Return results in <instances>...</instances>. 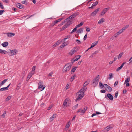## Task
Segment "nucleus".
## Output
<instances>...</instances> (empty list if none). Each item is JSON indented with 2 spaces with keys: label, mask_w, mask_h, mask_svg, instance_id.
I'll list each match as a JSON object with an SVG mask.
<instances>
[{
  "label": "nucleus",
  "mask_w": 132,
  "mask_h": 132,
  "mask_svg": "<svg viewBox=\"0 0 132 132\" xmlns=\"http://www.w3.org/2000/svg\"><path fill=\"white\" fill-rule=\"evenodd\" d=\"M69 85H68V84L65 87L66 89H67L69 88Z\"/></svg>",
  "instance_id": "obj_64"
},
{
  "label": "nucleus",
  "mask_w": 132,
  "mask_h": 132,
  "mask_svg": "<svg viewBox=\"0 0 132 132\" xmlns=\"http://www.w3.org/2000/svg\"><path fill=\"white\" fill-rule=\"evenodd\" d=\"M113 127L111 125H109L107 126L105 129V130H106V131L109 130L111 129H112Z\"/></svg>",
  "instance_id": "obj_14"
},
{
  "label": "nucleus",
  "mask_w": 132,
  "mask_h": 132,
  "mask_svg": "<svg viewBox=\"0 0 132 132\" xmlns=\"http://www.w3.org/2000/svg\"><path fill=\"white\" fill-rule=\"evenodd\" d=\"M62 41V40H59L58 41H57V44H58L59 45V44H60L61 43Z\"/></svg>",
  "instance_id": "obj_55"
},
{
  "label": "nucleus",
  "mask_w": 132,
  "mask_h": 132,
  "mask_svg": "<svg viewBox=\"0 0 132 132\" xmlns=\"http://www.w3.org/2000/svg\"><path fill=\"white\" fill-rule=\"evenodd\" d=\"M89 83V81H87L84 83L83 85V88H82L81 89H85V91L87 89V88L86 86H87L88 84Z\"/></svg>",
  "instance_id": "obj_8"
},
{
  "label": "nucleus",
  "mask_w": 132,
  "mask_h": 132,
  "mask_svg": "<svg viewBox=\"0 0 132 132\" xmlns=\"http://www.w3.org/2000/svg\"><path fill=\"white\" fill-rule=\"evenodd\" d=\"M100 92L102 93H105L106 92V91L105 90L102 89L100 90Z\"/></svg>",
  "instance_id": "obj_51"
},
{
  "label": "nucleus",
  "mask_w": 132,
  "mask_h": 132,
  "mask_svg": "<svg viewBox=\"0 0 132 132\" xmlns=\"http://www.w3.org/2000/svg\"><path fill=\"white\" fill-rule=\"evenodd\" d=\"M78 104H77L75 105L72 108V109L73 110H74L77 109L78 106Z\"/></svg>",
  "instance_id": "obj_40"
},
{
  "label": "nucleus",
  "mask_w": 132,
  "mask_h": 132,
  "mask_svg": "<svg viewBox=\"0 0 132 132\" xmlns=\"http://www.w3.org/2000/svg\"><path fill=\"white\" fill-rule=\"evenodd\" d=\"M59 45L57 44V42H56V43H55V44L53 45V46L54 47H55Z\"/></svg>",
  "instance_id": "obj_57"
},
{
  "label": "nucleus",
  "mask_w": 132,
  "mask_h": 132,
  "mask_svg": "<svg viewBox=\"0 0 132 132\" xmlns=\"http://www.w3.org/2000/svg\"><path fill=\"white\" fill-rule=\"evenodd\" d=\"M34 73L30 72L28 75V77H29V78H30L31 77L32 75H34Z\"/></svg>",
  "instance_id": "obj_35"
},
{
  "label": "nucleus",
  "mask_w": 132,
  "mask_h": 132,
  "mask_svg": "<svg viewBox=\"0 0 132 132\" xmlns=\"http://www.w3.org/2000/svg\"><path fill=\"white\" fill-rule=\"evenodd\" d=\"M0 7L2 9H4V7L3 5H2V3L1 2H0Z\"/></svg>",
  "instance_id": "obj_46"
},
{
  "label": "nucleus",
  "mask_w": 132,
  "mask_h": 132,
  "mask_svg": "<svg viewBox=\"0 0 132 132\" xmlns=\"http://www.w3.org/2000/svg\"><path fill=\"white\" fill-rule=\"evenodd\" d=\"M56 116V114H53V116L49 119V121H50L51 122L55 118Z\"/></svg>",
  "instance_id": "obj_13"
},
{
  "label": "nucleus",
  "mask_w": 132,
  "mask_h": 132,
  "mask_svg": "<svg viewBox=\"0 0 132 132\" xmlns=\"http://www.w3.org/2000/svg\"><path fill=\"white\" fill-rule=\"evenodd\" d=\"M129 61H130L129 63H132V56L130 57V59H129Z\"/></svg>",
  "instance_id": "obj_56"
},
{
  "label": "nucleus",
  "mask_w": 132,
  "mask_h": 132,
  "mask_svg": "<svg viewBox=\"0 0 132 132\" xmlns=\"http://www.w3.org/2000/svg\"><path fill=\"white\" fill-rule=\"evenodd\" d=\"M67 45V44H66V43L65 42H64L60 46V47L61 48H63L64 46Z\"/></svg>",
  "instance_id": "obj_32"
},
{
  "label": "nucleus",
  "mask_w": 132,
  "mask_h": 132,
  "mask_svg": "<svg viewBox=\"0 0 132 132\" xmlns=\"http://www.w3.org/2000/svg\"><path fill=\"white\" fill-rule=\"evenodd\" d=\"M99 10L100 8H98L96 9L92 13H91L90 15L93 16H95L96 15L97 13L99 11Z\"/></svg>",
  "instance_id": "obj_9"
},
{
  "label": "nucleus",
  "mask_w": 132,
  "mask_h": 132,
  "mask_svg": "<svg viewBox=\"0 0 132 132\" xmlns=\"http://www.w3.org/2000/svg\"><path fill=\"white\" fill-rule=\"evenodd\" d=\"M15 34L13 33H8L7 34V36L9 37H12V36H14Z\"/></svg>",
  "instance_id": "obj_22"
},
{
  "label": "nucleus",
  "mask_w": 132,
  "mask_h": 132,
  "mask_svg": "<svg viewBox=\"0 0 132 132\" xmlns=\"http://www.w3.org/2000/svg\"><path fill=\"white\" fill-rule=\"evenodd\" d=\"M107 96L109 99L111 100H112L113 99V97L111 94H108L107 95Z\"/></svg>",
  "instance_id": "obj_17"
},
{
  "label": "nucleus",
  "mask_w": 132,
  "mask_h": 132,
  "mask_svg": "<svg viewBox=\"0 0 132 132\" xmlns=\"http://www.w3.org/2000/svg\"><path fill=\"white\" fill-rule=\"evenodd\" d=\"M87 108V107H85L83 109H79L77 111V113H80V115H83L85 112Z\"/></svg>",
  "instance_id": "obj_4"
},
{
  "label": "nucleus",
  "mask_w": 132,
  "mask_h": 132,
  "mask_svg": "<svg viewBox=\"0 0 132 132\" xmlns=\"http://www.w3.org/2000/svg\"><path fill=\"white\" fill-rule=\"evenodd\" d=\"M75 75L73 76H72L71 78V79L70 80V81H72L73 80L75 79Z\"/></svg>",
  "instance_id": "obj_47"
},
{
  "label": "nucleus",
  "mask_w": 132,
  "mask_h": 132,
  "mask_svg": "<svg viewBox=\"0 0 132 132\" xmlns=\"http://www.w3.org/2000/svg\"><path fill=\"white\" fill-rule=\"evenodd\" d=\"M104 19L103 18H102L100 19L98 21V24L102 23L104 22Z\"/></svg>",
  "instance_id": "obj_25"
},
{
  "label": "nucleus",
  "mask_w": 132,
  "mask_h": 132,
  "mask_svg": "<svg viewBox=\"0 0 132 132\" xmlns=\"http://www.w3.org/2000/svg\"><path fill=\"white\" fill-rule=\"evenodd\" d=\"M10 51L8 53H9V55L10 56H12V55H15L16 54V52L15 51V50H10Z\"/></svg>",
  "instance_id": "obj_10"
},
{
  "label": "nucleus",
  "mask_w": 132,
  "mask_h": 132,
  "mask_svg": "<svg viewBox=\"0 0 132 132\" xmlns=\"http://www.w3.org/2000/svg\"><path fill=\"white\" fill-rule=\"evenodd\" d=\"M12 98V96H9L5 100V101H8Z\"/></svg>",
  "instance_id": "obj_38"
},
{
  "label": "nucleus",
  "mask_w": 132,
  "mask_h": 132,
  "mask_svg": "<svg viewBox=\"0 0 132 132\" xmlns=\"http://www.w3.org/2000/svg\"><path fill=\"white\" fill-rule=\"evenodd\" d=\"M86 31L87 32H89L90 31V29L88 27H86Z\"/></svg>",
  "instance_id": "obj_44"
},
{
  "label": "nucleus",
  "mask_w": 132,
  "mask_h": 132,
  "mask_svg": "<svg viewBox=\"0 0 132 132\" xmlns=\"http://www.w3.org/2000/svg\"><path fill=\"white\" fill-rule=\"evenodd\" d=\"M36 68V66H34L32 68V71H31V72L32 73H35V70Z\"/></svg>",
  "instance_id": "obj_30"
},
{
  "label": "nucleus",
  "mask_w": 132,
  "mask_h": 132,
  "mask_svg": "<svg viewBox=\"0 0 132 132\" xmlns=\"http://www.w3.org/2000/svg\"><path fill=\"white\" fill-rule=\"evenodd\" d=\"M71 24L70 22H68L66 23V24L64 25L62 28V30H64L66 28H67L68 26H69L70 24Z\"/></svg>",
  "instance_id": "obj_11"
},
{
  "label": "nucleus",
  "mask_w": 132,
  "mask_h": 132,
  "mask_svg": "<svg viewBox=\"0 0 132 132\" xmlns=\"http://www.w3.org/2000/svg\"><path fill=\"white\" fill-rule=\"evenodd\" d=\"M84 23L83 22H80V24H78V25L76 26V27L77 28L79 27L82 26Z\"/></svg>",
  "instance_id": "obj_27"
},
{
  "label": "nucleus",
  "mask_w": 132,
  "mask_h": 132,
  "mask_svg": "<svg viewBox=\"0 0 132 132\" xmlns=\"http://www.w3.org/2000/svg\"><path fill=\"white\" fill-rule=\"evenodd\" d=\"M107 86L106 88L108 89V91L109 92H111L112 90V88L111 87L108 85H105Z\"/></svg>",
  "instance_id": "obj_24"
},
{
  "label": "nucleus",
  "mask_w": 132,
  "mask_h": 132,
  "mask_svg": "<svg viewBox=\"0 0 132 132\" xmlns=\"http://www.w3.org/2000/svg\"><path fill=\"white\" fill-rule=\"evenodd\" d=\"M6 111H5L4 112L3 114L1 115V116L2 118H4V117L5 115V114H6Z\"/></svg>",
  "instance_id": "obj_48"
},
{
  "label": "nucleus",
  "mask_w": 132,
  "mask_h": 132,
  "mask_svg": "<svg viewBox=\"0 0 132 132\" xmlns=\"http://www.w3.org/2000/svg\"><path fill=\"white\" fill-rule=\"evenodd\" d=\"M70 124H69V122H68L67 124V125H66L65 126V128H68L70 126Z\"/></svg>",
  "instance_id": "obj_41"
},
{
  "label": "nucleus",
  "mask_w": 132,
  "mask_h": 132,
  "mask_svg": "<svg viewBox=\"0 0 132 132\" xmlns=\"http://www.w3.org/2000/svg\"><path fill=\"white\" fill-rule=\"evenodd\" d=\"M118 92H116L115 93L114 97L116 98L118 95Z\"/></svg>",
  "instance_id": "obj_50"
},
{
  "label": "nucleus",
  "mask_w": 132,
  "mask_h": 132,
  "mask_svg": "<svg viewBox=\"0 0 132 132\" xmlns=\"http://www.w3.org/2000/svg\"><path fill=\"white\" fill-rule=\"evenodd\" d=\"M98 3V2L97 1L95 2H94L93 4L91 7H89V8L92 9L94 7V6H95L96 5H97Z\"/></svg>",
  "instance_id": "obj_21"
},
{
  "label": "nucleus",
  "mask_w": 132,
  "mask_h": 132,
  "mask_svg": "<svg viewBox=\"0 0 132 132\" xmlns=\"http://www.w3.org/2000/svg\"><path fill=\"white\" fill-rule=\"evenodd\" d=\"M109 9L108 8H106L104 9L101 12V15L102 16H103L109 10Z\"/></svg>",
  "instance_id": "obj_12"
},
{
  "label": "nucleus",
  "mask_w": 132,
  "mask_h": 132,
  "mask_svg": "<svg viewBox=\"0 0 132 132\" xmlns=\"http://www.w3.org/2000/svg\"><path fill=\"white\" fill-rule=\"evenodd\" d=\"M77 68V67H74L72 69L71 71L72 72H74L76 70Z\"/></svg>",
  "instance_id": "obj_39"
},
{
  "label": "nucleus",
  "mask_w": 132,
  "mask_h": 132,
  "mask_svg": "<svg viewBox=\"0 0 132 132\" xmlns=\"http://www.w3.org/2000/svg\"><path fill=\"white\" fill-rule=\"evenodd\" d=\"M118 81H116L114 84V86L115 87L116 86H117L118 84Z\"/></svg>",
  "instance_id": "obj_58"
},
{
  "label": "nucleus",
  "mask_w": 132,
  "mask_h": 132,
  "mask_svg": "<svg viewBox=\"0 0 132 132\" xmlns=\"http://www.w3.org/2000/svg\"><path fill=\"white\" fill-rule=\"evenodd\" d=\"M72 65L71 63H67L64 66L63 71V72H66L69 71L71 69Z\"/></svg>",
  "instance_id": "obj_2"
},
{
  "label": "nucleus",
  "mask_w": 132,
  "mask_h": 132,
  "mask_svg": "<svg viewBox=\"0 0 132 132\" xmlns=\"http://www.w3.org/2000/svg\"><path fill=\"white\" fill-rule=\"evenodd\" d=\"M123 31L122 29L120 30L119 31H118L117 32L119 35H120V34L122 33Z\"/></svg>",
  "instance_id": "obj_45"
},
{
  "label": "nucleus",
  "mask_w": 132,
  "mask_h": 132,
  "mask_svg": "<svg viewBox=\"0 0 132 132\" xmlns=\"http://www.w3.org/2000/svg\"><path fill=\"white\" fill-rule=\"evenodd\" d=\"M81 56H80V55H78V56L76 58V57H75L74 59H75L76 61H77L80 58Z\"/></svg>",
  "instance_id": "obj_43"
},
{
  "label": "nucleus",
  "mask_w": 132,
  "mask_h": 132,
  "mask_svg": "<svg viewBox=\"0 0 132 132\" xmlns=\"http://www.w3.org/2000/svg\"><path fill=\"white\" fill-rule=\"evenodd\" d=\"M7 53H8V52H7V51H5L4 50H2L0 49V53H4V54H5Z\"/></svg>",
  "instance_id": "obj_29"
},
{
  "label": "nucleus",
  "mask_w": 132,
  "mask_h": 132,
  "mask_svg": "<svg viewBox=\"0 0 132 132\" xmlns=\"http://www.w3.org/2000/svg\"><path fill=\"white\" fill-rule=\"evenodd\" d=\"M17 7L21 9H22L24 8L23 6L21 4L17 3Z\"/></svg>",
  "instance_id": "obj_15"
},
{
  "label": "nucleus",
  "mask_w": 132,
  "mask_h": 132,
  "mask_svg": "<svg viewBox=\"0 0 132 132\" xmlns=\"http://www.w3.org/2000/svg\"><path fill=\"white\" fill-rule=\"evenodd\" d=\"M77 15L78 14L77 13H74L69 17L66 19V20H67L68 22H70L71 23H72L71 19L75 18Z\"/></svg>",
  "instance_id": "obj_3"
},
{
  "label": "nucleus",
  "mask_w": 132,
  "mask_h": 132,
  "mask_svg": "<svg viewBox=\"0 0 132 132\" xmlns=\"http://www.w3.org/2000/svg\"><path fill=\"white\" fill-rule=\"evenodd\" d=\"M21 3L23 4H27V1L26 0L22 1Z\"/></svg>",
  "instance_id": "obj_52"
},
{
  "label": "nucleus",
  "mask_w": 132,
  "mask_h": 132,
  "mask_svg": "<svg viewBox=\"0 0 132 132\" xmlns=\"http://www.w3.org/2000/svg\"><path fill=\"white\" fill-rule=\"evenodd\" d=\"M49 63L50 62L48 61L44 64V66L45 67H46V68H48V67L49 65Z\"/></svg>",
  "instance_id": "obj_34"
},
{
  "label": "nucleus",
  "mask_w": 132,
  "mask_h": 132,
  "mask_svg": "<svg viewBox=\"0 0 132 132\" xmlns=\"http://www.w3.org/2000/svg\"><path fill=\"white\" fill-rule=\"evenodd\" d=\"M129 25H126V26L122 28V30L123 31H124V30H125L128 28V27H129Z\"/></svg>",
  "instance_id": "obj_37"
},
{
  "label": "nucleus",
  "mask_w": 132,
  "mask_h": 132,
  "mask_svg": "<svg viewBox=\"0 0 132 132\" xmlns=\"http://www.w3.org/2000/svg\"><path fill=\"white\" fill-rule=\"evenodd\" d=\"M130 80V77H127L125 80L124 84H125L127 82H129Z\"/></svg>",
  "instance_id": "obj_23"
},
{
  "label": "nucleus",
  "mask_w": 132,
  "mask_h": 132,
  "mask_svg": "<svg viewBox=\"0 0 132 132\" xmlns=\"http://www.w3.org/2000/svg\"><path fill=\"white\" fill-rule=\"evenodd\" d=\"M103 85L102 83L101 82H100L99 83V86L101 88H103Z\"/></svg>",
  "instance_id": "obj_33"
},
{
  "label": "nucleus",
  "mask_w": 132,
  "mask_h": 132,
  "mask_svg": "<svg viewBox=\"0 0 132 132\" xmlns=\"http://www.w3.org/2000/svg\"><path fill=\"white\" fill-rule=\"evenodd\" d=\"M119 35L117 32L114 35V37L116 38Z\"/></svg>",
  "instance_id": "obj_60"
},
{
  "label": "nucleus",
  "mask_w": 132,
  "mask_h": 132,
  "mask_svg": "<svg viewBox=\"0 0 132 132\" xmlns=\"http://www.w3.org/2000/svg\"><path fill=\"white\" fill-rule=\"evenodd\" d=\"M38 88H40V91L43 90L45 87V86L43 85V81H40L38 83Z\"/></svg>",
  "instance_id": "obj_5"
},
{
  "label": "nucleus",
  "mask_w": 132,
  "mask_h": 132,
  "mask_svg": "<svg viewBox=\"0 0 132 132\" xmlns=\"http://www.w3.org/2000/svg\"><path fill=\"white\" fill-rule=\"evenodd\" d=\"M87 37V34H86L84 36V40H85L86 39Z\"/></svg>",
  "instance_id": "obj_63"
},
{
  "label": "nucleus",
  "mask_w": 132,
  "mask_h": 132,
  "mask_svg": "<svg viewBox=\"0 0 132 132\" xmlns=\"http://www.w3.org/2000/svg\"><path fill=\"white\" fill-rule=\"evenodd\" d=\"M99 79L100 76L99 75H98L93 79V84L94 87H95L98 84Z\"/></svg>",
  "instance_id": "obj_6"
},
{
  "label": "nucleus",
  "mask_w": 132,
  "mask_h": 132,
  "mask_svg": "<svg viewBox=\"0 0 132 132\" xmlns=\"http://www.w3.org/2000/svg\"><path fill=\"white\" fill-rule=\"evenodd\" d=\"M77 30V28L75 27L72 30V31L71 32V33L72 34V33H73V32H75Z\"/></svg>",
  "instance_id": "obj_42"
},
{
  "label": "nucleus",
  "mask_w": 132,
  "mask_h": 132,
  "mask_svg": "<svg viewBox=\"0 0 132 132\" xmlns=\"http://www.w3.org/2000/svg\"><path fill=\"white\" fill-rule=\"evenodd\" d=\"M5 12V11L4 10H0V15H1L3 13Z\"/></svg>",
  "instance_id": "obj_54"
},
{
  "label": "nucleus",
  "mask_w": 132,
  "mask_h": 132,
  "mask_svg": "<svg viewBox=\"0 0 132 132\" xmlns=\"http://www.w3.org/2000/svg\"><path fill=\"white\" fill-rule=\"evenodd\" d=\"M76 52L75 49L74 48L72 49L69 52V54L71 55H72Z\"/></svg>",
  "instance_id": "obj_18"
},
{
  "label": "nucleus",
  "mask_w": 132,
  "mask_h": 132,
  "mask_svg": "<svg viewBox=\"0 0 132 132\" xmlns=\"http://www.w3.org/2000/svg\"><path fill=\"white\" fill-rule=\"evenodd\" d=\"M8 43L7 42H5L1 44V45L4 47H5L7 46Z\"/></svg>",
  "instance_id": "obj_19"
},
{
  "label": "nucleus",
  "mask_w": 132,
  "mask_h": 132,
  "mask_svg": "<svg viewBox=\"0 0 132 132\" xmlns=\"http://www.w3.org/2000/svg\"><path fill=\"white\" fill-rule=\"evenodd\" d=\"M7 79H5L4 80L0 82V86H1L3 85H4L6 82L7 81Z\"/></svg>",
  "instance_id": "obj_20"
},
{
  "label": "nucleus",
  "mask_w": 132,
  "mask_h": 132,
  "mask_svg": "<svg viewBox=\"0 0 132 132\" xmlns=\"http://www.w3.org/2000/svg\"><path fill=\"white\" fill-rule=\"evenodd\" d=\"M113 75V74L112 73H110L109 75V79H111L112 78Z\"/></svg>",
  "instance_id": "obj_26"
},
{
  "label": "nucleus",
  "mask_w": 132,
  "mask_h": 132,
  "mask_svg": "<svg viewBox=\"0 0 132 132\" xmlns=\"http://www.w3.org/2000/svg\"><path fill=\"white\" fill-rule=\"evenodd\" d=\"M98 41L95 42L94 43H92L91 47L88 48V49H90L91 48L94 47L98 43Z\"/></svg>",
  "instance_id": "obj_16"
},
{
  "label": "nucleus",
  "mask_w": 132,
  "mask_h": 132,
  "mask_svg": "<svg viewBox=\"0 0 132 132\" xmlns=\"http://www.w3.org/2000/svg\"><path fill=\"white\" fill-rule=\"evenodd\" d=\"M83 31V28H80L78 30V33H80L82 32Z\"/></svg>",
  "instance_id": "obj_28"
},
{
  "label": "nucleus",
  "mask_w": 132,
  "mask_h": 132,
  "mask_svg": "<svg viewBox=\"0 0 132 132\" xmlns=\"http://www.w3.org/2000/svg\"><path fill=\"white\" fill-rule=\"evenodd\" d=\"M66 22H68V21L67 20H66V19H65L64 21L62 22H61V24H59L58 25V26H61L63 25V24L64 23Z\"/></svg>",
  "instance_id": "obj_36"
},
{
  "label": "nucleus",
  "mask_w": 132,
  "mask_h": 132,
  "mask_svg": "<svg viewBox=\"0 0 132 132\" xmlns=\"http://www.w3.org/2000/svg\"><path fill=\"white\" fill-rule=\"evenodd\" d=\"M122 55H123V53H121L120 54L118 55V59H119V58H121V57L122 56Z\"/></svg>",
  "instance_id": "obj_49"
},
{
  "label": "nucleus",
  "mask_w": 132,
  "mask_h": 132,
  "mask_svg": "<svg viewBox=\"0 0 132 132\" xmlns=\"http://www.w3.org/2000/svg\"><path fill=\"white\" fill-rule=\"evenodd\" d=\"M126 63V62H123L121 65L120 66L122 68L123 67V65H124V64Z\"/></svg>",
  "instance_id": "obj_61"
},
{
  "label": "nucleus",
  "mask_w": 132,
  "mask_h": 132,
  "mask_svg": "<svg viewBox=\"0 0 132 132\" xmlns=\"http://www.w3.org/2000/svg\"><path fill=\"white\" fill-rule=\"evenodd\" d=\"M85 92V89H81L77 93V95L78 96V97L76 98V100L77 101L80 100L84 96V93Z\"/></svg>",
  "instance_id": "obj_1"
},
{
  "label": "nucleus",
  "mask_w": 132,
  "mask_h": 132,
  "mask_svg": "<svg viewBox=\"0 0 132 132\" xmlns=\"http://www.w3.org/2000/svg\"><path fill=\"white\" fill-rule=\"evenodd\" d=\"M122 68L120 66V67L117 68V69L116 70V71H118L120 70Z\"/></svg>",
  "instance_id": "obj_62"
},
{
  "label": "nucleus",
  "mask_w": 132,
  "mask_h": 132,
  "mask_svg": "<svg viewBox=\"0 0 132 132\" xmlns=\"http://www.w3.org/2000/svg\"><path fill=\"white\" fill-rule=\"evenodd\" d=\"M53 107V105H51L50 106H49V107L47 109V110H50Z\"/></svg>",
  "instance_id": "obj_53"
},
{
  "label": "nucleus",
  "mask_w": 132,
  "mask_h": 132,
  "mask_svg": "<svg viewBox=\"0 0 132 132\" xmlns=\"http://www.w3.org/2000/svg\"><path fill=\"white\" fill-rule=\"evenodd\" d=\"M76 41L79 44H80L81 42L78 39H76Z\"/></svg>",
  "instance_id": "obj_59"
},
{
  "label": "nucleus",
  "mask_w": 132,
  "mask_h": 132,
  "mask_svg": "<svg viewBox=\"0 0 132 132\" xmlns=\"http://www.w3.org/2000/svg\"><path fill=\"white\" fill-rule=\"evenodd\" d=\"M8 89H7V88L6 87H3L1 88L0 89V91H6Z\"/></svg>",
  "instance_id": "obj_31"
},
{
  "label": "nucleus",
  "mask_w": 132,
  "mask_h": 132,
  "mask_svg": "<svg viewBox=\"0 0 132 132\" xmlns=\"http://www.w3.org/2000/svg\"><path fill=\"white\" fill-rule=\"evenodd\" d=\"M63 105L64 107H67L69 105L68 99H66L63 102Z\"/></svg>",
  "instance_id": "obj_7"
}]
</instances>
